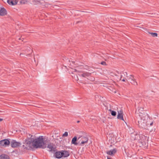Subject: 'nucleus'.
<instances>
[{
  "label": "nucleus",
  "mask_w": 159,
  "mask_h": 159,
  "mask_svg": "<svg viewBox=\"0 0 159 159\" xmlns=\"http://www.w3.org/2000/svg\"><path fill=\"white\" fill-rule=\"evenodd\" d=\"M153 124V122H152L150 123V125L152 126V125Z\"/></svg>",
  "instance_id": "nucleus-28"
},
{
  "label": "nucleus",
  "mask_w": 159,
  "mask_h": 159,
  "mask_svg": "<svg viewBox=\"0 0 159 159\" xmlns=\"http://www.w3.org/2000/svg\"><path fill=\"white\" fill-rule=\"evenodd\" d=\"M10 142L7 139H5L0 141V147H6L10 145Z\"/></svg>",
  "instance_id": "nucleus-6"
},
{
  "label": "nucleus",
  "mask_w": 159,
  "mask_h": 159,
  "mask_svg": "<svg viewBox=\"0 0 159 159\" xmlns=\"http://www.w3.org/2000/svg\"><path fill=\"white\" fill-rule=\"evenodd\" d=\"M130 83L134 85H138L137 83L135 81V80L134 79L133 80H132L130 81Z\"/></svg>",
  "instance_id": "nucleus-19"
},
{
  "label": "nucleus",
  "mask_w": 159,
  "mask_h": 159,
  "mask_svg": "<svg viewBox=\"0 0 159 159\" xmlns=\"http://www.w3.org/2000/svg\"><path fill=\"white\" fill-rule=\"evenodd\" d=\"M138 111L139 112V116H140V115L142 114L143 115V116H144V113H146L143 110V108L142 107H139V109H138Z\"/></svg>",
  "instance_id": "nucleus-16"
},
{
  "label": "nucleus",
  "mask_w": 159,
  "mask_h": 159,
  "mask_svg": "<svg viewBox=\"0 0 159 159\" xmlns=\"http://www.w3.org/2000/svg\"><path fill=\"white\" fill-rule=\"evenodd\" d=\"M70 60H69L68 62H70Z\"/></svg>",
  "instance_id": "nucleus-37"
},
{
  "label": "nucleus",
  "mask_w": 159,
  "mask_h": 159,
  "mask_svg": "<svg viewBox=\"0 0 159 159\" xmlns=\"http://www.w3.org/2000/svg\"><path fill=\"white\" fill-rule=\"evenodd\" d=\"M7 2L11 5H14L17 3L16 0H7Z\"/></svg>",
  "instance_id": "nucleus-15"
},
{
  "label": "nucleus",
  "mask_w": 159,
  "mask_h": 159,
  "mask_svg": "<svg viewBox=\"0 0 159 159\" xmlns=\"http://www.w3.org/2000/svg\"><path fill=\"white\" fill-rule=\"evenodd\" d=\"M62 152L63 153V157H67L70 155L69 152L67 151H62Z\"/></svg>",
  "instance_id": "nucleus-18"
},
{
  "label": "nucleus",
  "mask_w": 159,
  "mask_h": 159,
  "mask_svg": "<svg viewBox=\"0 0 159 159\" xmlns=\"http://www.w3.org/2000/svg\"><path fill=\"white\" fill-rule=\"evenodd\" d=\"M80 121L79 120H78L77 121V123H80Z\"/></svg>",
  "instance_id": "nucleus-32"
},
{
  "label": "nucleus",
  "mask_w": 159,
  "mask_h": 159,
  "mask_svg": "<svg viewBox=\"0 0 159 159\" xmlns=\"http://www.w3.org/2000/svg\"><path fill=\"white\" fill-rule=\"evenodd\" d=\"M48 150L54 153L56 150V148L53 147V144L52 143H50L48 144L47 147Z\"/></svg>",
  "instance_id": "nucleus-8"
},
{
  "label": "nucleus",
  "mask_w": 159,
  "mask_h": 159,
  "mask_svg": "<svg viewBox=\"0 0 159 159\" xmlns=\"http://www.w3.org/2000/svg\"><path fill=\"white\" fill-rule=\"evenodd\" d=\"M3 120V119L2 118H0V121H1Z\"/></svg>",
  "instance_id": "nucleus-30"
},
{
  "label": "nucleus",
  "mask_w": 159,
  "mask_h": 159,
  "mask_svg": "<svg viewBox=\"0 0 159 159\" xmlns=\"http://www.w3.org/2000/svg\"><path fill=\"white\" fill-rule=\"evenodd\" d=\"M79 22V21H78V22H77V23H78Z\"/></svg>",
  "instance_id": "nucleus-39"
},
{
  "label": "nucleus",
  "mask_w": 159,
  "mask_h": 159,
  "mask_svg": "<svg viewBox=\"0 0 159 159\" xmlns=\"http://www.w3.org/2000/svg\"><path fill=\"white\" fill-rule=\"evenodd\" d=\"M63 153L61 151L57 152L55 153V157L57 158H61L63 156Z\"/></svg>",
  "instance_id": "nucleus-13"
},
{
  "label": "nucleus",
  "mask_w": 159,
  "mask_h": 159,
  "mask_svg": "<svg viewBox=\"0 0 159 159\" xmlns=\"http://www.w3.org/2000/svg\"><path fill=\"white\" fill-rule=\"evenodd\" d=\"M21 3H24V2H23H23H22V0H21Z\"/></svg>",
  "instance_id": "nucleus-34"
},
{
  "label": "nucleus",
  "mask_w": 159,
  "mask_h": 159,
  "mask_svg": "<svg viewBox=\"0 0 159 159\" xmlns=\"http://www.w3.org/2000/svg\"><path fill=\"white\" fill-rule=\"evenodd\" d=\"M122 81H125V80L124 79H123V80H122Z\"/></svg>",
  "instance_id": "nucleus-31"
},
{
  "label": "nucleus",
  "mask_w": 159,
  "mask_h": 159,
  "mask_svg": "<svg viewBox=\"0 0 159 159\" xmlns=\"http://www.w3.org/2000/svg\"><path fill=\"white\" fill-rule=\"evenodd\" d=\"M33 2L34 4L36 5L40 3V0H33Z\"/></svg>",
  "instance_id": "nucleus-21"
},
{
  "label": "nucleus",
  "mask_w": 159,
  "mask_h": 159,
  "mask_svg": "<svg viewBox=\"0 0 159 159\" xmlns=\"http://www.w3.org/2000/svg\"><path fill=\"white\" fill-rule=\"evenodd\" d=\"M7 14V11L3 7H1L0 9V16H5Z\"/></svg>",
  "instance_id": "nucleus-10"
},
{
  "label": "nucleus",
  "mask_w": 159,
  "mask_h": 159,
  "mask_svg": "<svg viewBox=\"0 0 159 159\" xmlns=\"http://www.w3.org/2000/svg\"><path fill=\"white\" fill-rule=\"evenodd\" d=\"M0 159H10V158L8 155L2 154L0 155Z\"/></svg>",
  "instance_id": "nucleus-17"
},
{
  "label": "nucleus",
  "mask_w": 159,
  "mask_h": 159,
  "mask_svg": "<svg viewBox=\"0 0 159 159\" xmlns=\"http://www.w3.org/2000/svg\"><path fill=\"white\" fill-rule=\"evenodd\" d=\"M33 136L31 135L30 138L25 139V143H24L25 144H26V146L23 145L22 147L24 149H29L30 148H31V144H32L33 146V143L34 140V138L32 137Z\"/></svg>",
  "instance_id": "nucleus-4"
},
{
  "label": "nucleus",
  "mask_w": 159,
  "mask_h": 159,
  "mask_svg": "<svg viewBox=\"0 0 159 159\" xmlns=\"http://www.w3.org/2000/svg\"><path fill=\"white\" fill-rule=\"evenodd\" d=\"M88 138L86 136H80L78 138V141L79 142V146H82L87 143L88 141Z\"/></svg>",
  "instance_id": "nucleus-5"
},
{
  "label": "nucleus",
  "mask_w": 159,
  "mask_h": 159,
  "mask_svg": "<svg viewBox=\"0 0 159 159\" xmlns=\"http://www.w3.org/2000/svg\"><path fill=\"white\" fill-rule=\"evenodd\" d=\"M82 74L80 75H79L80 76H81L83 77H88L90 76L91 74V73H89L87 72L84 71L81 72Z\"/></svg>",
  "instance_id": "nucleus-12"
},
{
  "label": "nucleus",
  "mask_w": 159,
  "mask_h": 159,
  "mask_svg": "<svg viewBox=\"0 0 159 159\" xmlns=\"http://www.w3.org/2000/svg\"><path fill=\"white\" fill-rule=\"evenodd\" d=\"M140 139L139 140L138 143L140 147L144 148H147L148 146V143L147 137L143 135L140 136Z\"/></svg>",
  "instance_id": "nucleus-3"
},
{
  "label": "nucleus",
  "mask_w": 159,
  "mask_h": 159,
  "mask_svg": "<svg viewBox=\"0 0 159 159\" xmlns=\"http://www.w3.org/2000/svg\"><path fill=\"white\" fill-rule=\"evenodd\" d=\"M30 54H28V55H30Z\"/></svg>",
  "instance_id": "nucleus-41"
},
{
  "label": "nucleus",
  "mask_w": 159,
  "mask_h": 159,
  "mask_svg": "<svg viewBox=\"0 0 159 159\" xmlns=\"http://www.w3.org/2000/svg\"><path fill=\"white\" fill-rule=\"evenodd\" d=\"M122 75H121V77H120V80L121 79V78H122Z\"/></svg>",
  "instance_id": "nucleus-36"
},
{
  "label": "nucleus",
  "mask_w": 159,
  "mask_h": 159,
  "mask_svg": "<svg viewBox=\"0 0 159 159\" xmlns=\"http://www.w3.org/2000/svg\"><path fill=\"white\" fill-rule=\"evenodd\" d=\"M117 118L118 119L124 120L123 116V111L122 110L118 111V115Z\"/></svg>",
  "instance_id": "nucleus-9"
},
{
  "label": "nucleus",
  "mask_w": 159,
  "mask_h": 159,
  "mask_svg": "<svg viewBox=\"0 0 159 159\" xmlns=\"http://www.w3.org/2000/svg\"><path fill=\"white\" fill-rule=\"evenodd\" d=\"M143 28V29H144L143 28Z\"/></svg>",
  "instance_id": "nucleus-40"
},
{
  "label": "nucleus",
  "mask_w": 159,
  "mask_h": 159,
  "mask_svg": "<svg viewBox=\"0 0 159 159\" xmlns=\"http://www.w3.org/2000/svg\"><path fill=\"white\" fill-rule=\"evenodd\" d=\"M47 144L46 141H44L43 136H40L38 138L34 139L33 146L35 148L44 149L46 148Z\"/></svg>",
  "instance_id": "nucleus-1"
},
{
  "label": "nucleus",
  "mask_w": 159,
  "mask_h": 159,
  "mask_svg": "<svg viewBox=\"0 0 159 159\" xmlns=\"http://www.w3.org/2000/svg\"><path fill=\"white\" fill-rule=\"evenodd\" d=\"M126 77L127 78L129 77L128 79L129 81L132 80H133L134 79V76L132 75H130L129 77H128L127 76Z\"/></svg>",
  "instance_id": "nucleus-22"
},
{
  "label": "nucleus",
  "mask_w": 159,
  "mask_h": 159,
  "mask_svg": "<svg viewBox=\"0 0 159 159\" xmlns=\"http://www.w3.org/2000/svg\"><path fill=\"white\" fill-rule=\"evenodd\" d=\"M144 116H143V115L142 114L140 115L141 118L140 120L138 121V125L140 128L146 129L148 125H149L147 121L148 115L147 113H144Z\"/></svg>",
  "instance_id": "nucleus-2"
},
{
  "label": "nucleus",
  "mask_w": 159,
  "mask_h": 159,
  "mask_svg": "<svg viewBox=\"0 0 159 159\" xmlns=\"http://www.w3.org/2000/svg\"><path fill=\"white\" fill-rule=\"evenodd\" d=\"M125 74H126V75H127V73L126 72H125Z\"/></svg>",
  "instance_id": "nucleus-35"
},
{
  "label": "nucleus",
  "mask_w": 159,
  "mask_h": 159,
  "mask_svg": "<svg viewBox=\"0 0 159 159\" xmlns=\"http://www.w3.org/2000/svg\"><path fill=\"white\" fill-rule=\"evenodd\" d=\"M109 111L110 112L112 116H115L116 115V111L110 109Z\"/></svg>",
  "instance_id": "nucleus-20"
},
{
  "label": "nucleus",
  "mask_w": 159,
  "mask_h": 159,
  "mask_svg": "<svg viewBox=\"0 0 159 159\" xmlns=\"http://www.w3.org/2000/svg\"><path fill=\"white\" fill-rule=\"evenodd\" d=\"M152 35V36L153 37H157V33H150Z\"/></svg>",
  "instance_id": "nucleus-23"
},
{
  "label": "nucleus",
  "mask_w": 159,
  "mask_h": 159,
  "mask_svg": "<svg viewBox=\"0 0 159 159\" xmlns=\"http://www.w3.org/2000/svg\"><path fill=\"white\" fill-rule=\"evenodd\" d=\"M10 143L12 148H17L21 144L20 142H17L14 140H12Z\"/></svg>",
  "instance_id": "nucleus-7"
},
{
  "label": "nucleus",
  "mask_w": 159,
  "mask_h": 159,
  "mask_svg": "<svg viewBox=\"0 0 159 159\" xmlns=\"http://www.w3.org/2000/svg\"><path fill=\"white\" fill-rule=\"evenodd\" d=\"M117 149L116 148H114L110 151L107 152V154L111 156L114 155L116 152Z\"/></svg>",
  "instance_id": "nucleus-14"
},
{
  "label": "nucleus",
  "mask_w": 159,
  "mask_h": 159,
  "mask_svg": "<svg viewBox=\"0 0 159 159\" xmlns=\"http://www.w3.org/2000/svg\"><path fill=\"white\" fill-rule=\"evenodd\" d=\"M74 71L75 72H81V71H78L76 69H74Z\"/></svg>",
  "instance_id": "nucleus-27"
},
{
  "label": "nucleus",
  "mask_w": 159,
  "mask_h": 159,
  "mask_svg": "<svg viewBox=\"0 0 159 159\" xmlns=\"http://www.w3.org/2000/svg\"><path fill=\"white\" fill-rule=\"evenodd\" d=\"M68 135V133L67 132H65L62 135L63 137H67Z\"/></svg>",
  "instance_id": "nucleus-24"
},
{
  "label": "nucleus",
  "mask_w": 159,
  "mask_h": 159,
  "mask_svg": "<svg viewBox=\"0 0 159 159\" xmlns=\"http://www.w3.org/2000/svg\"><path fill=\"white\" fill-rule=\"evenodd\" d=\"M78 141V139L77 137L76 136H75L73 139H72L71 141V144H74L75 145H79V142L78 141V142H77V141Z\"/></svg>",
  "instance_id": "nucleus-11"
},
{
  "label": "nucleus",
  "mask_w": 159,
  "mask_h": 159,
  "mask_svg": "<svg viewBox=\"0 0 159 159\" xmlns=\"http://www.w3.org/2000/svg\"><path fill=\"white\" fill-rule=\"evenodd\" d=\"M27 49L29 50L30 51H31V52L33 51L31 48L29 47H28L27 48Z\"/></svg>",
  "instance_id": "nucleus-26"
},
{
  "label": "nucleus",
  "mask_w": 159,
  "mask_h": 159,
  "mask_svg": "<svg viewBox=\"0 0 159 159\" xmlns=\"http://www.w3.org/2000/svg\"><path fill=\"white\" fill-rule=\"evenodd\" d=\"M72 62V63L73 64H75V62L74 61H71Z\"/></svg>",
  "instance_id": "nucleus-29"
},
{
  "label": "nucleus",
  "mask_w": 159,
  "mask_h": 159,
  "mask_svg": "<svg viewBox=\"0 0 159 159\" xmlns=\"http://www.w3.org/2000/svg\"><path fill=\"white\" fill-rule=\"evenodd\" d=\"M117 73H119V72H118V71H117Z\"/></svg>",
  "instance_id": "nucleus-38"
},
{
  "label": "nucleus",
  "mask_w": 159,
  "mask_h": 159,
  "mask_svg": "<svg viewBox=\"0 0 159 159\" xmlns=\"http://www.w3.org/2000/svg\"><path fill=\"white\" fill-rule=\"evenodd\" d=\"M100 64L102 65H107V64L106 63V62H105V61H102L101 63H100Z\"/></svg>",
  "instance_id": "nucleus-25"
},
{
  "label": "nucleus",
  "mask_w": 159,
  "mask_h": 159,
  "mask_svg": "<svg viewBox=\"0 0 159 159\" xmlns=\"http://www.w3.org/2000/svg\"><path fill=\"white\" fill-rule=\"evenodd\" d=\"M107 159H111V158L107 157Z\"/></svg>",
  "instance_id": "nucleus-33"
}]
</instances>
